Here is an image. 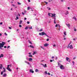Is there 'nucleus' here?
I'll use <instances>...</instances> for the list:
<instances>
[{"label": "nucleus", "mask_w": 77, "mask_h": 77, "mask_svg": "<svg viewBox=\"0 0 77 77\" xmlns=\"http://www.w3.org/2000/svg\"><path fill=\"white\" fill-rule=\"evenodd\" d=\"M5 44H6V43L4 42H2V43H0V48L1 50H3L2 48L3 47V46L5 45Z\"/></svg>", "instance_id": "1"}, {"label": "nucleus", "mask_w": 77, "mask_h": 77, "mask_svg": "<svg viewBox=\"0 0 77 77\" xmlns=\"http://www.w3.org/2000/svg\"><path fill=\"white\" fill-rule=\"evenodd\" d=\"M39 35L40 36H43V35H46L47 37H48V36L47 35V34L45 33L44 32H42L41 33H39Z\"/></svg>", "instance_id": "2"}, {"label": "nucleus", "mask_w": 77, "mask_h": 77, "mask_svg": "<svg viewBox=\"0 0 77 77\" xmlns=\"http://www.w3.org/2000/svg\"><path fill=\"white\" fill-rule=\"evenodd\" d=\"M60 69H65V68L64 67V66L62 65H61L60 66Z\"/></svg>", "instance_id": "3"}, {"label": "nucleus", "mask_w": 77, "mask_h": 77, "mask_svg": "<svg viewBox=\"0 0 77 77\" xmlns=\"http://www.w3.org/2000/svg\"><path fill=\"white\" fill-rule=\"evenodd\" d=\"M66 60L67 61H68L69 62H70V61H71V60H70V59H69V58L68 57H66Z\"/></svg>", "instance_id": "4"}, {"label": "nucleus", "mask_w": 77, "mask_h": 77, "mask_svg": "<svg viewBox=\"0 0 77 77\" xmlns=\"http://www.w3.org/2000/svg\"><path fill=\"white\" fill-rule=\"evenodd\" d=\"M68 47H69V48L70 49H73V47H72V45H70L69 46V45L68 46Z\"/></svg>", "instance_id": "5"}, {"label": "nucleus", "mask_w": 77, "mask_h": 77, "mask_svg": "<svg viewBox=\"0 0 77 77\" xmlns=\"http://www.w3.org/2000/svg\"><path fill=\"white\" fill-rule=\"evenodd\" d=\"M7 70L9 71H12V70L11 69V68H10L9 67H7Z\"/></svg>", "instance_id": "6"}, {"label": "nucleus", "mask_w": 77, "mask_h": 77, "mask_svg": "<svg viewBox=\"0 0 77 77\" xmlns=\"http://www.w3.org/2000/svg\"><path fill=\"white\" fill-rule=\"evenodd\" d=\"M51 17H55V15H56L55 14H53L52 13H51Z\"/></svg>", "instance_id": "7"}, {"label": "nucleus", "mask_w": 77, "mask_h": 77, "mask_svg": "<svg viewBox=\"0 0 77 77\" xmlns=\"http://www.w3.org/2000/svg\"><path fill=\"white\" fill-rule=\"evenodd\" d=\"M29 72H32V73H33L34 72V71H33V69H30L29 70Z\"/></svg>", "instance_id": "8"}, {"label": "nucleus", "mask_w": 77, "mask_h": 77, "mask_svg": "<svg viewBox=\"0 0 77 77\" xmlns=\"http://www.w3.org/2000/svg\"><path fill=\"white\" fill-rule=\"evenodd\" d=\"M48 45V43L45 44V45H44V46L45 47H47Z\"/></svg>", "instance_id": "9"}, {"label": "nucleus", "mask_w": 77, "mask_h": 77, "mask_svg": "<svg viewBox=\"0 0 77 77\" xmlns=\"http://www.w3.org/2000/svg\"><path fill=\"white\" fill-rule=\"evenodd\" d=\"M4 56V55H3V54H1V55H0V58H1V57H3Z\"/></svg>", "instance_id": "10"}, {"label": "nucleus", "mask_w": 77, "mask_h": 77, "mask_svg": "<svg viewBox=\"0 0 77 77\" xmlns=\"http://www.w3.org/2000/svg\"><path fill=\"white\" fill-rule=\"evenodd\" d=\"M33 60V59L31 58H29V61H30L31 60Z\"/></svg>", "instance_id": "11"}, {"label": "nucleus", "mask_w": 77, "mask_h": 77, "mask_svg": "<svg viewBox=\"0 0 77 77\" xmlns=\"http://www.w3.org/2000/svg\"><path fill=\"white\" fill-rule=\"evenodd\" d=\"M73 18L74 19L75 21H77V18H76L75 17H73Z\"/></svg>", "instance_id": "12"}, {"label": "nucleus", "mask_w": 77, "mask_h": 77, "mask_svg": "<svg viewBox=\"0 0 77 77\" xmlns=\"http://www.w3.org/2000/svg\"><path fill=\"white\" fill-rule=\"evenodd\" d=\"M43 66L44 67H45V68L47 67V64H45V65H43Z\"/></svg>", "instance_id": "13"}, {"label": "nucleus", "mask_w": 77, "mask_h": 77, "mask_svg": "<svg viewBox=\"0 0 77 77\" xmlns=\"http://www.w3.org/2000/svg\"><path fill=\"white\" fill-rule=\"evenodd\" d=\"M66 25L68 27H70V25L69 24H66Z\"/></svg>", "instance_id": "14"}, {"label": "nucleus", "mask_w": 77, "mask_h": 77, "mask_svg": "<svg viewBox=\"0 0 77 77\" xmlns=\"http://www.w3.org/2000/svg\"><path fill=\"white\" fill-rule=\"evenodd\" d=\"M22 23H23V21L22 20H20L19 23V24H21Z\"/></svg>", "instance_id": "15"}, {"label": "nucleus", "mask_w": 77, "mask_h": 77, "mask_svg": "<svg viewBox=\"0 0 77 77\" xmlns=\"http://www.w3.org/2000/svg\"><path fill=\"white\" fill-rule=\"evenodd\" d=\"M29 46H30V47H31V48H34V47H33L32 45H30Z\"/></svg>", "instance_id": "16"}, {"label": "nucleus", "mask_w": 77, "mask_h": 77, "mask_svg": "<svg viewBox=\"0 0 77 77\" xmlns=\"http://www.w3.org/2000/svg\"><path fill=\"white\" fill-rule=\"evenodd\" d=\"M35 72H39V70H38V69H36L35 70Z\"/></svg>", "instance_id": "17"}, {"label": "nucleus", "mask_w": 77, "mask_h": 77, "mask_svg": "<svg viewBox=\"0 0 77 77\" xmlns=\"http://www.w3.org/2000/svg\"><path fill=\"white\" fill-rule=\"evenodd\" d=\"M54 24H56V18H55V19L54 20Z\"/></svg>", "instance_id": "18"}, {"label": "nucleus", "mask_w": 77, "mask_h": 77, "mask_svg": "<svg viewBox=\"0 0 77 77\" xmlns=\"http://www.w3.org/2000/svg\"><path fill=\"white\" fill-rule=\"evenodd\" d=\"M68 11H67L66 13L65 14V15H68Z\"/></svg>", "instance_id": "19"}, {"label": "nucleus", "mask_w": 77, "mask_h": 77, "mask_svg": "<svg viewBox=\"0 0 77 77\" xmlns=\"http://www.w3.org/2000/svg\"><path fill=\"white\" fill-rule=\"evenodd\" d=\"M7 75H6V74L5 73L4 75H3V76H6Z\"/></svg>", "instance_id": "20"}, {"label": "nucleus", "mask_w": 77, "mask_h": 77, "mask_svg": "<svg viewBox=\"0 0 77 77\" xmlns=\"http://www.w3.org/2000/svg\"><path fill=\"white\" fill-rule=\"evenodd\" d=\"M64 35H66V32L64 31Z\"/></svg>", "instance_id": "21"}, {"label": "nucleus", "mask_w": 77, "mask_h": 77, "mask_svg": "<svg viewBox=\"0 0 77 77\" xmlns=\"http://www.w3.org/2000/svg\"><path fill=\"white\" fill-rule=\"evenodd\" d=\"M28 56H29V57H33V56L32 55H29Z\"/></svg>", "instance_id": "22"}, {"label": "nucleus", "mask_w": 77, "mask_h": 77, "mask_svg": "<svg viewBox=\"0 0 77 77\" xmlns=\"http://www.w3.org/2000/svg\"><path fill=\"white\" fill-rule=\"evenodd\" d=\"M28 42H29V44H32V42H30V40H29Z\"/></svg>", "instance_id": "23"}, {"label": "nucleus", "mask_w": 77, "mask_h": 77, "mask_svg": "<svg viewBox=\"0 0 77 77\" xmlns=\"http://www.w3.org/2000/svg\"><path fill=\"white\" fill-rule=\"evenodd\" d=\"M36 52H33V53L32 54H33V55H35V54H36Z\"/></svg>", "instance_id": "24"}, {"label": "nucleus", "mask_w": 77, "mask_h": 77, "mask_svg": "<svg viewBox=\"0 0 77 77\" xmlns=\"http://www.w3.org/2000/svg\"><path fill=\"white\" fill-rule=\"evenodd\" d=\"M40 47L41 48H42L43 50H44V49H45V48H43L42 46H40Z\"/></svg>", "instance_id": "25"}, {"label": "nucleus", "mask_w": 77, "mask_h": 77, "mask_svg": "<svg viewBox=\"0 0 77 77\" xmlns=\"http://www.w3.org/2000/svg\"><path fill=\"white\" fill-rule=\"evenodd\" d=\"M50 14H51V13H48V15L49 17H51V16Z\"/></svg>", "instance_id": "26"}, {"label": "nucleus", "mask_w": 77, "mask_h": 77, "mask_svg": "<svg viewBox=\"0 0 77 77\" xmlns=\"http://www.w3.org/2000/svg\"><path fill=\"white\" fill-rule=\"evenodd\" d=\"M2 64H1V68H0L1 69H2Z\"/></svg>", "instance_id": "27"}, {"label": "nucleus", "mask_w": 77, "mask_h": 77, "mask_svg": "<svg viewBox=\"0 0 77 77\" xmlns=\"http://www.w3.org/2000/svg\"><path fill=\"white\" fill-rule=\"evenodd\" d=\"M28 29V27H27V26H26L25 28V30H27V29Z\"/></svg>", "instance_id": "28"}, {"label": "nucleus", "mask_w": 77, "mask_h": 77, "mask_svg": "<svg viewBox=\"0 0 77 77\" xmlns=\"http://www.w3.org/2000/svg\"><path fill=\"white\" fill-rule=\"evenodd\" d=\"M19 19V18L18 17H17L16 18V20H18Z\"/></svg>", "instance_id": "29"}, {"label": "nucleus", "mask_w": 77, "mask_h": 77, "mask_svg": "<svg viewBox=\"0 0 77 77\" xmlns=\"http://www.w3.org/2000/svg\"><path fill=\"white\" fill-rule=\"evenodd\" d=\"M43 31V29H42L39 30V32H41Z\"/></svg>", "instance_id": "30"}, {"label": "nucleus", "mask_w": 77, "mask_h": 77, "mask_svg": "<svg viewBox=\"0 0 77 77\" xmlns=\"http://www.w3.org/2000/svg\"><path fill=\"white\" fill-rule=\"evenodd\" d=\"M54 60H50V62H53V61H54Z\"/></svg>", "instance_id": "31"}, {"label": "nucleus", "mask_w": 77, "mask_h": 77, "mask_svg": "<svg viewBox=\"0 0 77 77\" xmlns=\"http://www.w3.org/2000/svg\"><path fill=\"white\" fill-rule=\"evenodd\" d=\"M45 73L46 74H48V73H47V71H45Z\"/></svg>", "instance_id": "32"}, {"label": "nucleus", "mask_w": 77, "mask_h": 77, "mask_svg": "<svg viewBox=\"0 0 77 77\" xmlns=\"http://www.w3.org/2000/svg\"><path fill=\"white\" fill-rule=\"evenodd\" d=\"M4 35H6V36H7V35H8V34L6 33V32L5 33Z\"/></svg>", "instance_id": "33"}, {"label": "nucleus", "mask_w": 77, "mask_h": 77, "mask_svg": "<svg viewBox=\"0 0 77 77\" xmlns=\"http://www.w3.org/2000/svg\"><path fill=\"white\" fill-rule=\"evenodd\" d=\"M58 26V24H56L55 25V27H57Z\"/></svg>", "instance_id": "34"}, {"label": "nucleus", "mask_w": 77, "mask_h": 77, "mask_svg": "<svg viewBox=\"0 0 77 77\" xmlns=\"http://www.w3.org/2000/svg\"><path fill=\"white\" fill-rule=\"evenodd\" d=\"M44 3H46V5H47L48 4V3H47V2H44Z\"/></svg>", "instance_id": "35"}, {"label": "nucleus", "mask_w": 77, "mask_h": 77, "mask_svg": "<svg viewBox=\"0 0 77 77\" xmlns=\"http://www.w3.org/2000/svg\"><path fill=\"white\" fill-rule=\"evenodd\" d=\"M48 10H51V8H48V7L47 8L48 9Z\"/></svg>", "instance_id": "36"}, {"label": "nucleus", "mask_w": 77, "mask_h": 77, "mask_svg": "<svg viewBox=\"0 0 77 77\" xmlns=\"http://www.w3.org/2000/svg\"><path fill=\"white\" fill-rule=\"evenodd\" d=\"M59 26V30H60V25H59L58 24Z\"/></svg>", "instance_id": "37"}, {"label": "nucleus", "mask_w": 77, "mask_h": 77, "mask_svg": "<svg viewBox=\"0 0 77 77\" xmlns=\"http://www.w3.org/2000/svg\"><path fill=\"white\" fill-rule=\"evenodd\" d=\"M11 66V65H8L7 66L9 68V66Z\"/></svg>", "instance_id": "38"}, {"label": "nucleus", "mask_w": 77, "mask_h": 77, "mask_svg": "<svg viewBox=\"0 0 77 77\" xmlns=\"http://www.w3.org/2000/svg\"><path fill=\"white\" fill-rule=\"evenodd\" d=\"M47 41H49V38H47L46 40Z\"/></svg>", "instance_id": "39"}, {"label": "nucleus", "mask_w": 77, "mask_h": 77, "mask_svg": "<svg viewBox=\"0 0 77 77\" xmlns=\"http://www.w3.org/2000/svg\"><path fill=\"white\" fill-rule=\"evenodd\" d=\"M27 9H28V10H29V9H30V7H28Z\"/></svg>", "instance_id": "40"}, {"label": "nucleus", "mask_w": 77, "mask_h": 77, "mask_svg": "<svg viewBox=\"0 0 77 77\" xmlns=\"http://www.w3.org/2000/svg\"><path fill=\"white\" fill-rule=\"evenodd\" d=\"M17 3H18V5H21V3H20L19 2H17Z\"/></svg>", "instance_id": "41"}, {"label": "nucleus", "mask_w": 77, "mask_h": 77, "mask_svg": "<svg viewBox=\"0 0 77 77\" xmlns=\"http://www.w3.org/2000/svg\"><path fill=\"white\" fill-rule=\"evenodd\" d=\"M19 26L20 27H22V26L21 25H19Z\"/></svg>", "instance_id": "42"}, {"label": "nucleus", "mask_w": 77, "mask_h": 77, "mask_svg": "<svg viewBox=\"0 0 77 77\" xmlns=\"http://www.w3.org/2000/svg\"><path fill=\"white\" fill-rule=\"evenodd\" d=\"M48 74L49 75H50V72H48Z\"/></svg>", "instance_id": "43"}, {"label": "nucleus", "mask_w": 77, "mask_h": 77, "mask_svg": "<svg viewBox=\"0 0 77 77\" xmlns=\"http://www.w3.org/2000/svg\"><path fill=\"white\" fill-rule=\"evenodd\" d=\"M10 48V46H8L7 47V48Z\"/></svg>", "instance_id": "44"}, {"label": "nucleus", "mask_w": 77, "mask_h": 77, "mask_svg": "<svg viewBox=\"0 0 77 77\" xmlns=\"http://www.w3.org/2000/svg\"><path fill=\"white\" fill-rule=\"evenodd\" d=\"M3 72H6V70H4L3 71Z\"/></svg>", "instance_id": "45"}, {"label": "nucleus", "mask_w": 77, "mask_h": 77, "mask_svg": "<svg viewBox=\"0 0 77 77\" xmlns=\"http://www.w3.org/2000/svg\"><path fill=\"white\" fill-rule=\"evenodd\" d=\"M58 65H60V63H58Z\"/></svg>", "instance_id": "46"}, {"label": "nucleus", "mask_w": 77, "mask_h": 77, "mask_svg": "<svg viewBox=\"0 0 77 77\" xmlns=\"http://www.w3.org/2000/svg\"><path fill=\"white\" fill-rule=\"evenodd\" d=\"M3 72H2L1 74V75H2L3 74Z\"/></svg>", "instance_id": "47"}, {"label": "nucleus", "mask_w": 77, "mask_h": 77, "mask_svg": "<svg viewBox=\"0 0 77 77\" xmlns=\"http://www.w3.org/2000/svg\"><path fill=\"white\" fill-rule=\"evenodd\" d=\"M14 7H15V5L13 4L12 5Z\"/></svg>", "instance_id": "48"}, {"label": "nucleus", "mask_w": 77, "mask_h": 77, "mask_svg": "<svg viewBox=\"0 0 77 77\" xmlns=\"http://www.w3.org/2000/svg\"><path fill=\"white\" fill-rule=\"evenodd\" d=\"M6 47H7L6 46H4V48H6Z\"/></svg>", "instance_id": "49"}, {"label": "nucleus", "mask_w": 77, "mask_h": 77, "mask_svg": "<svg viewBox=\"0 0 77 77\" xmlns=\"http://www.w3.org/2000/svg\"><path fill=\"white\" fill-rule=\"evenodd\" d=\"M30 22H27V24H29Z\"/></svg>", "instance_id": "50"}, {"label": "nucleus", "mask_w": 77, "mask_h": 77, "mask_svg": "<svg viewBox=\"0 0 77 77\" xmlns=\"http://www.w3.org/2000/svg\"><path fill=\"white\" fill-rule=\"evenodd\" d=\"M2 24H3V23L2 22H1V23H0V24L1 25H2Z\"/></svg>", "instance_id": "51"}, {"label": "nucleus", "mask_w": 77, "mask_h": 77, "mask_svg": "<svg viewBox=\"0 0 77 77\" xmlns=\"http://www.w3.org/2000/svg\"><path fill=\"white\" fill-rule=\"evenodd\" d=\"M28 64V65H30V63L29 62H28V63H27Z\"/></svg>", "instance_id": "52"}, {"label": "nucleus", "mask_w": 77, "mask_h": 77, "mask_svg": "<svg viewBox=\"0 0 77 77\" xmlns=\"http://www.w3.org/2000/svg\"><path fill=\"white\" fill-rule=\"evenodd\" d=\"M55 59H56V60H57V57H56V58H55Z\"/></svg>", "instance_id": "53"}, {"label": "nucleus", "mask_w": 77, "mask_h": 77, "mask_svg": "<svg viewBox=\"0 0 77 77\" xmlns=\"http://www.w3.org/2000/svg\"><path fill=\"white\" fill-rule=\"evenodd\" d=\"M51 1H53V0H49V1L50 2H51Z\"/></svg>", "instance_id": "54"}, {"label": "nucleus", "mask_w": 77, "mask_h": 77, "mask_svg": "<svg viewBox=\"0 0 77 77\" xmlns=\"http://www.w3.org/2000/svg\"><path fill=\"white\" fill-rule=\"evenodd\" d=\"M24 20H27V18H26L25 17L24 18Z\"/></svg>", "instance_id": "55"}, {"label": "nucleus", "mask_w": 77, "mask_h": 77, "mask_svg": "<svg viewBox=\"0 0 77 77\" xmlns=\"http://www.w3.org/2000/svg\"><path fill=\"white\" fill-rule=\"evenodd\" d=\"M9 29H11V27H9Z\"/></svg>", "instance_id": "56"}, {"label": "nucleus", "mask_w": 77, "mask_h": 77, "mask_svg": "<svg viewBox=\"0 0 77 77\" xmlns=\"http://www.w3.org/2000/svg\"><path fill=\"white\" fill-rule=\"evenodd\" d=\"M22 14H23V15H24V13L23 12L22 13Z\"/></svg>", "instance_id": "57"}, {"label": "nucleus", "mask_w": 77, "mask_h": 77, "mask_svg": "<svg viewBox=\"0 0 77 77\" xmlns=\"http://www.w3.org/2000/svg\"><path fill=\"white\" fill-rule=\"evenodd\" d=\"M29 29H32V27L31 26L30 28H29Z\"/></svg>", "instance_id": "58"}, {"label": "nucleus", "mask_w": 77, "mask_h": 77, "mask_svg": "<svg viewBox=\"0 0 77 77\" xmlns=\"http://www.w3.org/2000/svg\"><path fill=\"white\" fill-rule=\"evenodd\" d=\"M2 34L1 33H0V36H2Z\"/></svg>", "instance_id": "59"}, {"label": "nucleus", "mask_w": 77, "mask_h": 77, "mask_svg": "<svg viewBox=\"0 0 77 77\" xmlns=\"http://www.w3.org/2000/svg\"><path fill=\"white\" fill-rule=\"evenodd\" d=\"M25 63H28V62L25 61Z\"/></svg>", "instance_id": "60"}, {"label": "nucleus", "mask_w": 77, "mask_h": 77, "mask_svg": "<svg viewBox=\"0 0 77 77\" xmlns=\"http://www.w3.org/2000/svg\"><path fill=\"white\" fill-rule=\"evenodd\" d=\"M53 47H56V45H53Z\"/></svg>", "instance_id": "61"}, {"label": "nucleus", "mask_w": 77, "mask_h": 77, "mask_svg": "<svg viewBox=\"0 0 77 77\" xmlns=\"http://www.w3.org/2000/svg\"><path fill=\"white\" fill-rule=\"evenodd\" d=\"M28 2H30V0H28Z\"/></svg>", "instance_id": "62"}, {"label": "nucleus", "mask_w": 77, "mask_h": 77, "mask_svg": "<svg viewBox=\"0 0 77 77\" xmlns=\"http://www.w3.org/2000/svg\"><path fill=\"white\" fill-rule=\"evenodd\" d=\"M64 0H61V2H63Z\"/></svg>", "instance_id": "63"}, {"label": "nucleus", "mask_w": 77, "mask_h": 77, "mask_svg": "<svg viewBox=\"0 0 77 77\" xmlns=\"http://www.w3.org/2000/svg\"><path fill=\"white\" fill-rule=\"evenodd\" d=\"M18 15L19 16H20V14H18Z\"/></svg>", "instance_id": "64"}]
</instances>
